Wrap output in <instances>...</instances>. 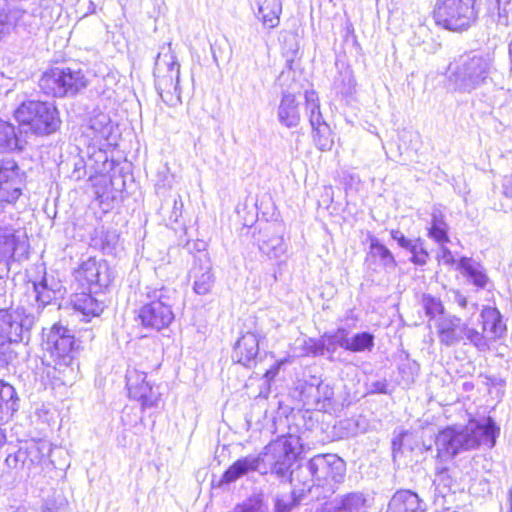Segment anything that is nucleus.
<instances>
[{"mask_svg":"<svg viewBox=\"0 0 512 512\" xmlns=\"http://www.w3.org/2000/svg\"><path fill=\"white\" fill-rule=\"evenodd\" d=\"M258 247L260 251L270 259H278L286 252V245L283 237L269 229H265L260 232Z\"/></svg>","mask_w":512,"mask_h":512,"instance_id":"24","label":"nucleus"},{"mask_svg":"<svg viewBox=\"0 0 512 512\" xmlns=\"http://www.w3.org/2000/svg\"><path fill=\"white\" fill-rule=\"evenodd\" d=\"M40 512H54V511H52L51 509L46 508V509H42Z\"/></svg>","mask_w":512,"mask_h":512,"instance_id":"57","label":"nucleus"},{"mask_svg":"<svg viewBox=\"0 0 512 512\" xmlns=\"http://www.w3.org/2000/svg\"><path fill=\"white\" fill-rule=\"evenodd\" d=\"M26 145L22 131L12 123L0 120V153L22 151Z\"/></svg>","mask_w":512,"mask_h":512,"instance_id":"21","label":"nucleus"},{"mask_svg":"<svg viewBox=\"0 0 512 512\" xmlns=\"http://www.w3.org/2000/svg\"><path fill=\"white\" fill-rule=\"evenodd\" d=\"M467 512H470L469 510H467Z\"/></svg>","mask_w":512,"mask_h":512,"instance_id":"60","label":"nucleus"},{"mask_svg":"<svg viewBox=\"0 0 512 512\" xmlns=\"http://www.w3.org/2000/svg\"><path fill=\"white\" fill-rule=\"evenodd\" d=\"M370 253L372 257L379 260L384 267H395L396 262L390 250L381 244L377 239H372L370 244Z\"/></svg>","mask_w":512,"mask_h":512,"instance_id":"36","label":"nucleus"},{"mask_svg":"<svg viewBox=\"0 0 512 512\" xmlns=\"http://www.w3.org/2000/svg\"><path fill=\"white\" fill-rule=\"evenodd\" d=\"M6 441V436L4 434V432L2 431V429L0 428V447L5 443Z\"/></svg>","mask_w":512,"mask_h":512,"instance_id":"55","label":"nucleus"},{"mask_svg":"<svg viewBox=\"0 0 512 512\" xmlns=\"http://www.w3.org/2000/svg\"><path fill=\"white\" fill-rule=\"evenodd\" d=\"M301 452L300 438L295 435L281 436L265 446L258 454L262 474L271 473L278 477H286L297 455Z\"/></svg>","mask_w":512,"mask_h":512,"instance_id":"9","label":"nucleus"},{"mask_svg":"<svg viewBox=\"0 0 512 512\" xmlns=\"http://www.w3.org/2000/svg\"><path fill=\"white\" fill-rule=\"evenodd\" d=\"M439 342L451 347L464 341L475 346L478 350L488 349L487 337L477 329L470 326V322L454 315H441L435 322Z\"/></svg>","mask_w":512,"mask_h":512,"instance_id":"10","label":"nucleus"},{"mask_svg":"<svg viewBox=\"0 0 512 512\" xmlns=\"http://www.w3.org/2000/svg\"><path fill=\"white\" fill-rule=\"evenodd\" d=\"M345 463L335 454H319L314 456L305 465L298 467V475L311 476L317 483L320 492L315 493L313 498H327L335 493L337 485L345 477Z\"/></svg>","mask_w":512,"mask_h":512,"instance_id":"4","label":"nucleus"},{"mask_svg":"<svg viewBox=\"0 0 512 512\" xmlns=\"http://www.w3.org/2000/svg\"><path fill=\"white\" fill-rule=\"evenodd\" d=\"M51 450V445L46 442L32 444L27 450L24 464L30 470H34V474L50 469L53 466V462L49 458Z\"/></svg>","mask_w":512,"mask_h":512,"instance_id":"19","label":"nucleus"},{"mask_svg":"<svg viewBox=\"0 0 512 512\" xmlns=\"http://www.w3.org/2000/svg\"><path fill=\"white\" fill-rule=\"evenodd\" d=\"M459 269L462 270V273L467 276L471 282L479 288H484L487 283V276L483 272L480 264L472 261L469 258H461L458 263Z\"/></svg>","mask_w":512,"mask_h":512,"instance_id":"30","label":"nucleus"},{"mask_svg":"<svg viewBox=\"0 0 512 512\" xmlns=\"http://www.w3.org/2000/svg\"><path fill=\"white\" fill-rule=\"evenodd\" d=\"M15 118L30 126L38 135L54 133L60 126L58 111L52 103L42 101L23 102L15 111Z\"/></svg>","mask_w":512,"mask_h":512,"instance_id":"11","label":"nucleus"},{"mask_svg":"<svg viewBox=\"0 0 512 512\" xmlns=\"http://www.w3.org/2000/svg\"><path fill=\"white\" fill-rule=\"evenodd\" d=\"M291 475V482L294 483L295 486H297V483L301 484L302 487L300 488V492L303 495V493L308 492L312 493L313 490L317 489V483L316 481H313V477L311 476H304V475H298V468L295 471H292L290 473Z\"/></svg>","mask_w":512,"mask_h":512,"instance_id":"42","label":"nucleus"},{"mask_svg":"<svg viewBox=\"0 0 512 512\" xmlns=\"http://www.w3.org/2000/svg\"><path fill=\"white\" fill-rule=\"evenodd\" d=\"M84 168L83 161L79 160L75 163V170L73 171V177L76 179L82 178L84 173L81 172V170Z\"/></svg>","mask_w":512,"mask_h":512,"instance_id":"53","label":"nucleus"},{"mask_svg":"<svg viewBox=\"0 0 512 512\" xmlns=\"http://www.w3.org/2000/svg\"><path fill=\"white\" fill-rule=\"evenodd\" d=\"M388 384L385 380L373 382L371 385V391L376 393H387Z\"/></svg>","mask_w":512,"mask_h":512,"instance_id":"50","label":"nucleus"},{"mask_svg":"<svg viewBox=\"0 0 512 512\" xmlns=\"http://www.w3.org/2000/svg\"><path fill=\"white\" fill-rule=\"evenodd\" d=\"M502 193L507 198H512V175H506L502 179Z\"/></svg>","mask_w":512,"mask_h":512,"instance_id":"49","label":"nucleus"},{"mask_svg":"<svg viewBox=\"0 0 512 512\" xmlns=\"http://www.w3.org/2000/svg\"><path fill=\"white\" fill-rule=\"evenodd\" d=\"M434 484L436 486L437 495L441 496L443 499L448 495H453V493H449L453 492L454 482L447 469H441L438 471Z\"/></svg>","mask_w":512,"mask_h":512,"instance_id":"38","label":"nucleus"},{"mask_svg":"<svg viewBox=\"0 0 512 512\" xmlns=\"http://www.w3.org/2000/svg\"><path fill=\"white\" fill-rule=\"evenodd\" d=\"M439 252L437 254V259L440 263L451 266L455 263V258L452 252L444 246V244H440Z\"/></svg>","mask_w":512,"mask_h":512,"instance_id":"47","label":"nucleus"},{"mask_svg":"<svg viewBox=\"0 0 512 512\" xmlns=\"http://www.w3.org/2000/svg\"><path fill=\"white\" fill-rule=\"evenodd\" d=\"M425 504L410 490H399L390 499L386 512H425Z\"/></svg>","mask_w":512,"mask_h":512,"instance_id":"20","label":"nucleus"},{"mask_svg":"<svg viewBox=\"0 0 512 512\" xmlns=\"http://www.w3.org/2000/svg\"><path fill=\"white\" fill-rule=\"evenodd\" d=\"M257 7V17L267 28H275L279 24L281 5L278 0H254Z\"/></svg>","mask_w":512,"mask_h":512,"instance_id":"28","label":"nucleus"},{"mask_svg":"<svg viewBox=\"0 0 512 512\" xmlns=\"http://www.w3.org/2000/svg\"><path fill=\"white\" fill-rule=\"evenodd\" d=\"M499 433L500 428L491 417L472 420L464 427H448L436 437L438 457L451 458L461 451L479 446L492 448Z\"/></svg>","mask_w":512,"mask_h":512,"instance_id":"2","label":"nucleus"},{"mask_svg":"<svg viewBox=\"0 0 512 512\" xmlns=\"http://www.w3.org/2000/svg\"><path fill=\"white\" fill-rule=\"evenodd\" d=\"M391 237L397 241L398 245L406 250H409L415 240L407 239L399 230H392Z\"/></svg>","mask_w":512,"mask_h":512,"instance_id":"48","label":"nucleus"},{"mask_svg":"<svg viewBox=\"0 0 512 512\" xmlns=\"http://www.w3.org/2000/svg\"><path fill=\"white\" fill-rule=\"evenodd\" d=\"M45 350L53 361L52 371L48 374L62 385H72L77 376L75 363V337L72 331L60 323L43 331Z\"/></svg>","mask_w":512,"mask_h":512,"instance_id":"3","label":"nucleus"},{"mask_svg":"<svg viewBox=\"0 0 512 512\" xmlns=\"http://www.w3.org/2000/svg\"><path fill=\"white\" fill-rule=\"evenodd\" d=\"M253 471L262 473V465L258 455H248L238 459L224 472L222 482L232 483Z\"/></svg>","mask_w":512,"mask_h":512,"instance_id":"22","label":"nucleus"},{"mask_svg":"<svg viewBox=\"0 0 512 512\" xmlns=\"http://www.w3.org/2000/svg\"><path fill=\"white\" fill-rule=\"evenodd\" d=\"M18 400L14 387L0 380V420L9 419L18 410Z\"/></svg>","mask_w":512,"mask_h":512,"instance_id":"29","label":"nucleus"},{"mask_svg":"<svg viewBox=\"0 0 512 512\" xmlns=\"http://www.w3.org/2000/svg\"><path fill=\"white\" fill-rule=\"evenodd\" d=\"M232 512H263L262 502L259 498H250L244 503L237 505Z\"/></svg>","mask_w":512,"mask_h":512,"instance_id":"45","label":"nucleus"},{"mask_svg":"<svg viewBox=\"0 0 512 512\" xmlns=\"http://www.w3.org/2000/svg\"><path fill=\"white\" fill-rule=\"evenodd\" d=\"M126 387L129 397L139 401L143 409L157 407L160 401V392L147 380L145 372L136 368H128Z\"/></svg>","mask_w":512,"mask_h":512,"instance_id":"15","label":"nucleus"},{"mask_svg":"<svg viewBox=\"0 0 512 512\" xmlns=\"http://www.w3.org/2000/svg\"><path fill=\"white\" fill-rule=\"evenodd\" d=\"M498 2V19L497 25L507 27L512 24V5L508 0H497Z\"/></svg>","mask_w":512,"mask_h":512,"instance_id":"43","label":"nucleus"},{"mask_svg":"<svg viewBox=\"0 0 512 512\" xmlns=\"http://www.w3.org/2000/svg\"><path fill=\"white\" fill-rule=\"evenodd\" d=\"M305 101H306V111L309 115V121L312 129L326 124L323 121L322 114L320 112V105L318 100V95L315 91H306L305 92Z\"/></svg>","mask_w":512,"mask_h":512,"instance_id":"33","label":"nucleus"},{"mask_svg":"<svg viewBox=\"0 0 512 512\" xmlns=\"http://www.w3.org/2000/svg\"><path fill=\"white\" fill-rule=\"evenodd\" d=\"M89 128L96 137L106 138L110 133V119L105 114H99L90 120Z\"/></svg>","mask_w":512,"mask_h":512,"instance_id":"39","label":"nucleus"},{"mask_svg":"<svg viewBox=\"0 0 512 512\" xmlns=\"http://www.w3.org/2000/svg\"><path fill=\"white\" fill-rule=\"evenodd\" d=\"M86 86V79L80 70L54 68L45 72L39 80V87L48 96H74Z\"/></svg>","mask_w":512,"mask_h":512,"instance_id":"13","label":"nucleus"},{"mask_svg":"<svg viewBox=\"0 0 512 512\" xmlns=\"http://www.w3.org/2000/svg\"><path fill=\"white\" fill-rule=\"evenodd\" d=\"M57 289L46 277L27 285L24 299L16 308L0 309V368L13 359L12 343L28 338L42 309L56 299Z\"/></svg>","mask_w":512,"mask_h":512,"instance_id":"1","label":"nucleus"},{"mask_svg":"<svg viewBox=\"0 0 512 512\" xmlns=\"http://www.w3.org/2000/svg\"><path fill=\"white\" fill-rule=\"evenodd\" d=\"M15 26L14 18L7 12H0V40L10 34Z\"/></svg>","mask_w":512,"mask_h":512,"instance_id":"46","label":"nucleus"},{"mask_svg":"<svg viewBox=\"0 0 512 512\" xmlns=\"http://www.w3.org/2000/svg\"><path fill=\"white\" fill-rule=\"evenodd\" d=\"M304 495L296 494V491L277 494L274 499L275 512H291L296 507Z\"/></svg>","mask_w":512,"mask_h":512,"instance_id":"34","label":"nucleus"},{"mask_svg":"<svg viewBox=\"0 0 512 512\" xmlns=\"http://www.w3.org/2000/svg\"><path fill=\"white\" fill-rule=\"evenodd\" d=\"M26 229L0 220V279L8 276L13 263H22L30 255Z\"/></svg>","mask_w":512,"mask_h":512,"instance_id":"8","label":"nucleus"},{"mask_svg":"<svg viewBox=\"0 0 512 512\" xmlns=\"http://www.w3.org/2000/svg\"><path fill=\"white\" fill-rule=\"evenodd\" d=\"M280 365H281V363H277L273 367H271L269 370L266 371L265 378H267L268 381L275 378V376L279 372Z\"/></svg>","mask_w":512,"mask_h":512,"instance_id":"52","label":"nucleus"},{"mask_svg":"<svg viewBox=\"0 0 512 512\" xmlns=\"http://www.w3.org/2000/svg\"><path fill=\"white\" fill-rule=\"evenodd\" d=\"M474 4L475 0H437L433 17L447 30L463 31L476 20Z\"/></svg>","mask_w":512,"mask_h":512,"instance_id":"12","label":"nucleus"},{"mask_svg":"<svg viewBox=\"0 0 512 512\" xmlns=\"http://www.w3.org/2000/svg\"><path fill=\"white\" fill-rule=\"evenodd\" d=\"M349 338L346 330H337L335 333L326 336V350L331 351V346H338L348 351Z\"/></svg>","mask_w":512,"mask_h":512,"instance_id":"41","label":"nucleus"},{"mask_svg":"<svg viewBox=\"0 0 512 512\" xmlns=\"http://www.w3.org/2000/svg\"><path fill=\"white\" fill-rule=\"evenodd\" d=\"M305 391L313 398L312 402L319 411L329 412L333 407L334 391L323 382L308 384Z\"/></svg>","mask_w":512,"mask_h":512,"instance_id":"26","label":"nucleus"},{"mask_svg":"<svg viewBox=\"0 0 512 512\" xmlns=\"http://www.w3.org/2000/svg\"><path fill=\"white\" fill-rule=\"evenodd\" d=\"M492 70L493 59L489 55H468L450 68L448 80L455 90L471 93L488 82Z\"/></svg>","mask_w":512,"mask_h":512,"instance_id":"7","label":"nucleus"},{"mask_svg":"<svg viewBox=\"0 0 512 512\" xmlns=\"http://www.w3.org/2000/svg\"><path fill=\"white\" fill-rule=\"evenodd\" d=\"M278 120L287 128L296 127L299 124L300 112L294 94H283L278 107Z\"/></svg>","mask_w":512,"mask_h":512,"instance_id":"25","label":"nucleus"},{"mask_svg":"<svg viewBox=\"0 0 512 512\" xmlns=\"http://www.w3.org/2000/svg\"><path fill=\"white\" fill-rule=\"evenodd\" d=\"M411 254V261L417 265H424L428 259V253L423 248V244L420 239H415L413 245L408 250Z\"/></svg>","mask_w":512,"mask_h":512,"instance_id":"44","label":"nucleus"},{"mask_svg":"<svg viewBox=\"0 0 512 512\" xmlns=\"http://www.w3.org/2000/svg\"><path fill=\"white\" fill-rule=\"evenodd\" d=\"M509 495L512 496V489L509 490Z\"/></svg>","mask_w":512,"mask_h":512,"instance_id":"58","label":"nucleus"},{"mask_svg":"<svg viewBox=\"0 0 512 512\" xmlns=\"http://www.w3.org/2000/svg\"><path fill=\"white\" fill-rule=\"evenodd\" d=\"M175 290L166 287H146L147 302L138 311V319L144 328L160 331L169 327L175 315L172 310Z\"/></svg>","mask_w":512,"mask_h":512,"instance_id":"6","label":"nucleus"},{"mask_svg":"<svg viewBox=\"0 0 512 512\" xmlns=\"http://www.w3.org/2000/svg\"><path fill=\"white\" fill-rule=\"evenodd\" d=\"M73 309L82 315V321H90L103 311L102 303L92 296V293L75 294L71 299Z\"/></svg>","mask_w":512,"mask_h":512,"instance_id":"23","label":"nucleus"},{"mask_svg":"<svg viewBox=\"0 0 512 512\" xmlns=\"http://www.w3.org/2000/svg\"><path fill=\"white\" fill-rule=\"evenodd\" d=\"M260 334L247 332L243 334L234 347L236 361L246 367H250L259 353Z\"/></svg>","mask_w":512,"mask_h":512,"instance_id":"17","label":"nucleus"},{"mask_svg":"<svg viewBox=\"0 0 512 512\" xmlns=\"http://www.w3.org/2000/svg\"><path fill=\"white\" fill-rule=\"evenodd\" d=\"M192 273L195 277L193 289L195 293L199 295H206L210 292L214 279L213 275L211 273V268L207 264L205 267H199L196 266L193 267Z\"/></svg>","mask_w":512,"mask_h":512,"instance_id":"32","label":"nucleus"},{"mask_svg":"<svg viewBox=\"0 0 512 512\" xmlns=\"http://www.w3.org/2000/svg\"><path fill=\"white\" fill-rule=\"evenodd\" d=\"M480 320L482 324V331L479 332L483 333L484 336L487 337L488 344L490 340H497L505 334L506 325L497 308L485 306L481 310Z\"/></svg>","mask_w":512,"mask_h":512,"instance_id":"18","label":"nucleus"},{"mask_svg":"<svg viewBox=\"0 0 512 512\" xmlns=\"http://www.w3.org/2000/svg\"><path fill=\"white\" fill-rule=\"evenodd\" d=\"M421 302L427 316L434 318L437 315H443L444 307L439 298L424 294Z\"/></svg>","mask_w":512,"mask_h":512,"instance_id":"40","label":"nucleus"},{"mask_svg":"<svg viewBox=\"0 0 512 512\" xmlns=\"http://www.w3.org/2000/svg\"><path fill=\"white\" fill-rule=\"evenodd\" d=\"M313 138L316 146L321 151L330 150L334 144L330 127L327 124L313 128Z\"/></svg>","mask_w":512,"mask_h":512,"instance_id":"37","label":"nucleus"},{"mask_svg":"<svg viewBox=\"0 0 512 512\" xmlns=\"http://www.w3.org/2000/svg\"><path fill=\"white\" fill-rule=\"evenodd\" d=\"M447 230L448 225L443 213L438 209H434L431 215V226L428 233L429 237L439 244L447 243L449 242Z\"/></svg>","mask_w":512,"mask_h":512,"instance_id":"31","label":"nucleus"},{"mask_svg":"<svg viewBox=\"0 0 512 512\" xmlns=\"http://www.w3.org/2000/svg\"><path fill=\"white\" fill-rule=\"evenodd\" d=\"M15 512H22L20 509H17Z\"/></svg>","mask_w":512,"mask_h":512,"instance_id":"59","label":"nucleus"},{"mask_svg":"<svg viewBox=\"0 0 512 512\" xmlns=\"http://www.w3.org/2000/svg\"><path fill=\"white\" fill-rule=\"evenodd\" d=\"M455 302L461 307V308H465L468 304V301H467V298L459 293V292H456L455 293Z\"/></svg>","mask_w":512,"mask_h":512,"instance_id":"54","label":"nucleus"},{"mask_svg":"<svg viewBox=\"0 0 512 512\" xmlns=\"http://www.w3.org/2000/svg\"><path fill=\"white\" fill-rule=\"evenodd\" d=\"M182 208H183V202H182L181 197H179L178 199L174 200V208H173L172 216H174L175 220H177V218L181 215Z\"/></svg>","mask_w":512,"mask_h":512,"instance_id":"51","label":"nucleus"},{"mask_svg":"<svg viewBox=\"0 0 512 512\" xmlns=\"http://www.w3.org/2000/svg\"><path fill=\"white\" fill-rule=\"evenodd\" d=\"M338 346H331V351H328L329 353H334L336 351V348Z\"/></svg>","mask_w":512,"mask_h":512,"instance_id":"56","label":"nucleus"},{"mask_svg":"<svg viewBox=\"0 0 512 512\" xmlns=\"http://www.w3.org/2000/svg\"><path fill=\"white\" fill-rule=\"evenodd\" d=\"M76 277L91 293L97 294L109 286L112 272L105 260L90 257L80 265Z\"/></svg>","mask_w":512,"mask_h":512,"instance_id":"16","label":"nucleus"},{"mask_svg":"<svg viewBox=\"0 0 512 512\" xmlns=\"http://www.w3.org/2000/svg\"><path fill=\"white\" fill-rule=\"evenodd\" d=\"M155 86L161 99L169 106L179 105L181 100L180 64L171 43L163 44L154 67Z\"/></svg>","mask_w":512,"mask_h":512,"instance_id":"5","label":"nucleus"},{"mask_svg":"<svg viewBox=\"0 0 512 512\" xmlns=\"http://www.w3.org/2000/svg\"><path fill=\"white\" fill-rule=\"evenodd\" d=\"M24 173L12 158H0V205L15 203L22 193Z\"/></svg>","mask_w":512,"mask_h":512,"instance_id":"14","label":"nucleus"},{"mask_svg":"<svg viewBox=\"0 0 512 512\" xmlns=\"http://www.w3.org/2000/svg\"><path fill=\"white\" fill-rule=\"evenodd\" d=\"M374 347V336L368 332L356 333L349 338L348 351L350 352H364L371 351Z\"/></svg>","mask_w":512,"mask_h":512,"instance_id":"35","label":"nucleus"},{"mask_svg":"<svg viewBox=\"0 0 512 512\" xmlns=\"http://www.w3.org/2000/svg\"><path fill=\"white\" fill-rule=\"evenodd\" d=\"M369 499L361 492L345 494L335 501V512H368Z\"/></svg>","mask_w":512,"mask_h":512,"instance_id":"27","label":"nucleus"}]
</instances>
